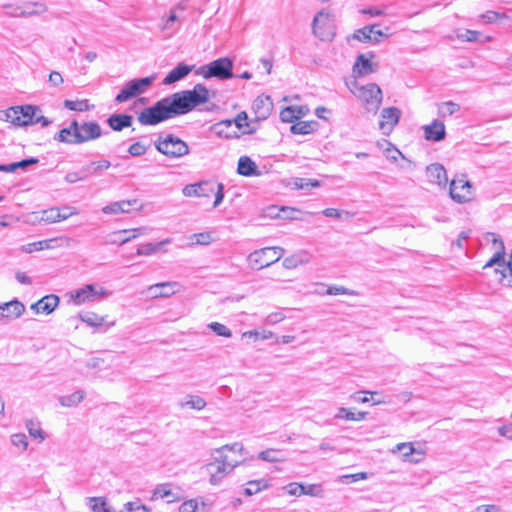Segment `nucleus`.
Segmentation results:
<instances>
[{
    "instance_id": "nucleus-38",
    "label": "nucleus",
    "mask_w": 512,
    "mask_h": 512,
    "mask_svg": "<svg viewBox=\"0 0 512 512\" xmlns=\"http://www.w3.org/2000/svg\"><path fill=\"white\" fill-rule=\"evenodd\" d=\"M270 483L265 479L251 480L247 482V487L244 489L246 496H252L261 492L262 490L268 489Z\"/></svg>"
},
{
    "instance_id": "nucleus-48",
    "label": "nucleus",
    "mask_w": 512,
    "mask_h": 512,
    "mask_svg": "<svg viewBox=\"0 0 512 512\" xmlns=\"http://www.w3.org/2000/svg\"><path fill=\"white\" fill-rule=\"evenodd\" d=\"M26 428L31 437L38 439L40 442H42L45 439V434L41 429L39 423H36L33 420H28L26 422Z\"/></svg>"
},
{
    "instance_id": "nucleus-8",
    "label": "nucleus",
    "mask_w": 512,
    "mask_h": 512,
    "mask_svg": "<svg viewBox=\"0 0 512 512\" xmlns=\"http://www.w3.org/2000/svg\"><path fill=\"white\" fill-rule=\"evenodd\" d=\"M284 249L278 246L265 247L256 250L248 256V262L253 269H262L280 260Z\"/></svg>"
},
{
    "instance_id": "nucleus-49",
    "label": "nucleus",
    "mask_w": 512,
    "mask_h": 512,
    "mask_svg": "<svg viewBox=\"0 0 512 512\" xmlns=\"http://www.w3.org/2000/svg\"><path fill=\"white\" fill-rule=\"evenodd\" d=\"M321 295H355V291L350 290L344 286L332 285L329 286L325 292H317Z\"/></svg>"
},
{
    "instance_id": "nucleus-41",
    "label": "nucleus",
    "mask_w": 512,
    "mask_h": 512,
    "mask_svg": "<svg viewBox=\"0 0 512 512\" xmlns=\"http://www.w3.org/2000/svg\"><path fill=\"white\" fill-rule=\"evenodd\" d=\"M316 125L317 122L314 121H299L291 126L290 131L293 134L306 135L312 133Z\"/></svg>"
},
{
    "instance_id": "nucleus-10",
    "label": "nucleus",
    "mask_w": 512,
    "mask_h": 512,
    "mask_svg": "<svg viewBox=\"0 0 512 512\" xmlns=\"http://www.w3.org/2000/svg\"><path fill=\"white\" fill-rule=\"evenodd\" d=\"M109 293L103 288L95 284H87L70 293L71 300L76 305L86 302H93L96 299L107 297Z\"/></svg>"
},
{
    "instance_id": "nucleus-58",
    "label": "nucleus",
    "mask_w": 512,
    "mask_h": 512,
    "mask_svg": "<svg viewBox=\"0 0 512 512\" xmlns=\"http://www.w3.org/2000/svg\"><path fill=\"white\" fill-rule=\"evenodd\" d=\"M121 512H149V510L140 501H134L126 503Z\"/></svg>"
},
{
    "instance_id": "nucleus-52",
    "label": "nucleus",
    "mask_w": 512,
    "mask_h": 512,
    "mask_svg": "<svg viewBox=\"0 0 512 512\" xmlns=\"http://www.w3.org/2000/svg\"><path fill=\"white\" fill-rule=\"evenodd\" d=\"M277 454H278L277 450H275V449H267V450L261 451L258 454V458L263 460V461L271 462V463L283 461V459L278 457Z\"/></svg>"
},
{
    "instance_id": "nucleus-59",
    "label": "nucleus",
    "mask_w": 512,
    "mask_h": 512,
    "mask_svg": "<svg viewBox=\"0 0 512 512\" xmlns=\"http://www.w3.org/2000/svg\"><path fill=\"white\" fill-rule=\"evenodd\" d=\"M148 147L142 142H135L128 148V152L131 156L139 157L146 153Z\"/></svg>"
},
{
    "instance_id": "nucleus-45",
    "label": "nucleus",
    "mask_w": 512,
    "mask_h": 512,
    "mask_svg": "<svg viewBox=\"0 0 512 512\" xmlns=\"http://www.w3.org/2000/svg\"><path fill=\"white\" fill-rule=\"evenodd\" d=\"M233 121L239 130L243 129L244 127L247 128L242 132L243 134H252L255 132V128H250V123L248 122V116L246 112H240L236 118L233 119Z\"/></svg>"
},
{
    "instance_id": "nucleus-37",
    "label": "nucleus",
    "mask_w": 512,
    "mask_h": 512,
    "mask_svg": "<svg viewBox=\"0 0 512 512\" xmlns=\"http://www.w3.org/2000/svg\"><path fill=\"white\" fill-rule=\"evenodd\" d=\"M22 9L24 17H30L34 15H39L47 11V6L42 2H23Z\"/></svg>"
},
{
    "instance_id": "nucleus-4",
    "label": "nucleus",
    "mask_w": 512,
    "mask_h": 512,
    "mask_svg": "<svg viewBox=\"0 0 512 512\" xmlns=\"http://www.w3.org/2000/svg\"><path fill=\"white\" fill-rule=\"evenodd\" d=\"M177 116L170 96L157 101L153 106L144 108L138 115L142 125L154 126Z\"/></svg>"
},
{
    "instance_id": "nucleus-43",
    "label": "nucleus",
    "mask_w": 512,
    "mask_h": 512,
    "mask_svg": "<svg viewBox=\"0 0 512 512\" xmlns=\"http://www.w3.org/2000/svg\"><path fill=\"white\" fill-rule=\"evenodd\" d=\"M65 108L72 110V111H88L94 108V105L89 104V101L87 99L84 100H65L64 101Z\"/></svg>"
},
{
    "instance_id": "nucleus-28",
    "label": "nucleus",
    "mask_w": 512,
    "mask_h": 512,
    "mask_svg": "<svg viewBox=\"0 0 512 512\" xmlns=\"http://www.w3.org/2000/svg\"><path fill=\"white\" fill-rule=\"evenodd\" d=\"M237 172L246 177L258 176L260 174L256 163L248 156L239 158Z\"/></svg>"
},
{
    "instance_id": "nucleus-26",
    "label": "nucleus",
    "mask_w": 512,
    "mask_h": 512,
    "mask_svg": "<svg viewBox=\"0 0 512 512\" xmlns=\"http://www.w3.org/2000/svg\"><path fill=\"white\" fill-rule=\"evenodd\" d=\"M176 282H162L149 286L148 292L154 298L169 297L175 293Z\"/></svg>"
},
{
    "instance_id": "nucleus-23",
    "label": "nucleus",
    "mask_w": 512,
    "mask_h": 512,
    "mask_svg": "<svg viewBox=\"0 0 512 512\" xmlns=\"http://www.w3.org/2000/svg\"><path fill=\"white\" fill-rule=\"evenodd\" d=\"M194 66L188 65L186 63H179L175 68H173L163 79L164 85H171L177 81L184 79L192 70Z\"/></svg>"
},
{
    "instance_id": "nucleus-5",
    "label": "nucleus",
    "mask_w": 512,
    "mask_h": 512,
    "mask_svg": "<svg viewBox=\"0 0 512 512\" xmlns=\"http://www.w3.org/2000/svg\"><path fill=\"white\" fill-rule=\"evenodd\" d=\"M154 146L161 154L168 158H180L189 153L188 144L179 137L170 134H160Z\"/></svg>"
},
{
    "instance_id": "nucleus-12",
    "label": "nucleus",
    "mask_w": 512,
    "mask_h": 512,
    "mask_svg": "<svg viewBox=\"0 0 512 512\" xmlns=\"http://www.w3.org/2000/svg\"><path fill=\"white\" fill-rule=\"evenodd\" d=\"M185 9V4L180 2L169 11L168 17L163 19L161 30L165 33V38L172 37L180 30V27L185 19L184 16H182V13L185 11Z\"/></svg>"
},
{
    "instance_id": "nucleus-34",
    "label": "nucleus",
    "mask_w": 512,
    "mask_h": 512,
    "mask_svg": "<svg viewBox=\"0 0 512 512\" xmlns=\"http://www.w3.org/2000/svg\"><path fill=\"white\" fill-rule=\"evenodd\" d=\"M498 267H501V269L496 268L495 272L500 273V282L508 287H512V252L509 255V260L507 263H505V260L500 261L499 264H497Z\"/></svg>"
},
{
    "instance_id": "nucleus-17",
    "label": "nucleus",
    "mask_w": 512,
    "mask_h": 512,
    "mask_svg": "<svg viewBox=\"0 0 512 512\" xmlns=\"http://www.w3.org/2000/svg\"><path fill=\"white\" fill-rule=\"evenodd\" d=\"M273 103L269 96H258L252 104L256 120L267 119L272 111Z\"/></svg>"
},
{
    "instance_id": "nucleus-25",
    "label": "nucleus",
    "mask_w": 512,
    "mask_h": 512,
    "mask_svg": "<svg viewBox=\"0 0 512 512\" xmlns=\"http://www.w3.org/2000/svg\"><path fill=\"white\" fill-rule=\"evenodd\" d=\"M376 71V68H374V65L372 62L365 57L364 54H360L357 56L356 61L353 65V74L355 77H363L367 76L371 73H374Z\"/></svg>"
},
{
    "instance_id": "nucleus-7",
    "label": "nucleus",
    "mask_w": 512,
    "mask_h": 512,
    "mask_svg": "<svg viewBox=\"0 0 512 512\" xmlns=\"http://www.w3.org/2000/svg\"><path fill=\"white\" fill-rule=\"evenodd\" d=\"M351 91L365 103L366 110L369 112H376L382 103V91L380 87L375 83H369L367 85H358L354 81Z\"/></svg>"
},
{
    "instance_id": "nucleus-50",
    "label": "nucleus",
    "mask_w": 512,
    "mask_h": 512,
    "mask_svg": "<svg viewBox=\"0 0 512 512\" xmlns=\"http://www.w3.org/2000/svg\"><path fill=\"white\" fill-rule=\"evenodd\" d=\"M191 239L193 240L190 244L191 246L209 245L212 242V236L209 232L195 233L191 236Z\"/></svg>"
},
{
    "instance_id": "nucleus-22",
    "label": "nucleus",
    "mask_w": 512,
    "mask_h": 512,
    "mask_svg": "<svg viewBox=\"0 0 512 512\" xmlns=\"http://www.w3.org/2000/svg\"><path fill=\"white\" fill-rule=\"evenodd\" d=\"M426 176L429 182L439 186H445L448 181L446 170L444 166L439 163H433L427 166Z\"/></svg>"
},
{
    "instance_id": "nucleus-51",
    "label": "nucleus",
    "mask_w": 512,
    "mask_h": 512,
    "mask_svg": "<svg viewBox=\"0 0 512 512\" xmlns=\"http://www.w3.org/2000/svg\"><path fill=\"white\" fill-rule=\"evenodd\" d=\"M460 106L457 103H454L452 101H447L441 104L439 107V114L442 117H445L447 115H452L459 111Z\"/></svg>"
},
{
    "instance_id": "nucleus-19",
    "label": "nucleus",
    "mask_w": 512,
    "mask_h": 512,
    "mask_svg": "<svg viewBox=\"0 0 512 512\" xmlns=\"http://www.w3.org/2000/svg\"><path fill=\"white\" fill-rule=\"evenodd\" d=\"M423 130L428 141L440 142L446 137L445 125L439 120H433L431 124L423 126Z\"/></svg>"
},
{
    "instance_id": "nucleus-31",
    "label": "nucleus",
    "mask_w": 512,
    "mask_h": 512,
    "mask_svg": "<svg viewBox=\"0 0 512 512\" xmlns=\"http://www.w3.org/2000/svg\"><path fill=\"white\" fill-rule=\"evenodd\" d=\"M76 133H79L78 122L76 120H73L68 127L61 129L54 136V139L59 142H63V143H67V144H76L73 141L75 139Z\"/></svg>"
},
{
    "instance_id": "nucleus-2",
    "label": "nucleus",
    "mask_w": 512,
    "mask_h": 512,
    "mask_svg": "<svg viewBox=\"0 0 512 512\" xmlns=\"http://www.w3.org/2000/svg\"><path fill=\"white\" fill-rule=\"evenodd\" d=\"M39 108L33 105L13 106L0 111V120L10 122L14 126L22 127L41 123L42 127H47L51 121L36 113Z\"/></svg>"
},
{
    "instance_id": "nucleus-47",
    "label": "nucleus",
    "mask_w": 512,
    "mask_h": 512,
    "mask_svg": "<svg viewBox=\"0 0 512 512\" xmlns=\"http://www.w3.org/2000/svg\"><path fill=\"white\" fill-rule=\"evenodd\" d=\"M179 512H205V504L191 499L181 504Z\"/></svg>"
},
{
    "instance_id": "nucleus-32",
    "label": "nucleus",
    "mask_w": 512,
    "mask_h": 512,
    "mask_svg": "<svg viewBox=\"0 0 512 512\" xmlns=\"http://www.w3.org/2000/svg\"><path fill=\"white\" fill-rule=\"evenodd\" d=\"M172 242V239L171 238H167V239H164L160 242H157V243H145V244H141L139 245L138 249H137V255H140V256H150V255H153V254H156L160 251H164L163 250V247L165 245H168Z\"/></svg>"
},
{
    "instance_id": "nucleus-54",
    "label": "nucleus",
    "mask_w": 512,
    "mask_h": 512,
    "mask_svg": "<svg viewBox=\"0 0 512 512\" xmlns=\"http://www.w3.org/2000/svg\"><path fill=\"white\" fill-rule=\"evenodd\" d=\"M208 327L214 332L216 333L218 336H223V337H231L232 336V332L231 330L225 326L224 324H221V323H218V322H212L208 325Z\"/></svg>"
},
{
    "instance_id": "nucleus-53",
    "label": "nucleus",
    "mask_w": 512,
    "mask_h": 512,
    "mask_svg": "<svg viewBox=\"0 0 512 512\" xmlns=\"http://www.w3.org/2000/svg\"><path fill=\"white\" fill-rule=\"evenodd\" d=\"M11 443L20 448L21 451H25L28 448V440L27 436L24 433H16L11 435Z\"/></svg>"
},
{
    "instance_id": "nucleus-18",
    "label": "nucleus",
    "mask_w": 512,
    "mask_h": 512,
    "mask_svg": "<svg viewBox=\"0 0 512 512\" xmlns=\"http://www.w3.org/2000/svg\"><path fill=\"white\" fill-rule=\"evenodd\" d=\"M485 239L491 242L496 250L494 256L485 264L484 268L491 267L495 264H499L500 261L504 260L505 246L502 239L495 233L489 232L486 234Z\"/></svg>"
},
{
    "instance_id": "nucleus-64",
    "label": "nucleus",
    "mask_w": 512,
    "mask_h": 512,
    "mask_svg": "<svg viewBox=\"0 0 512 512\" xmlns=\"http://www.w3.org/2000/svg\"><path fill=\"white\" fill-rule=\"evenodd\" d=\"M171 495L172 493L171 490L168 488V485H159L158 487H156L153 494L155 498L160 499L168 498Z\"/></svg>"
},
{
    "instance_id": "nucleus-40",
    "label": "nucleus",
    "mask_w": 512,
    "mask_h": 512,
    "mask_svg": "<svg viewBox=\"0 0 512 512\" xmlns=\"http://www.w3.org/2000/svg\"><path fill=\"white\" fill-rule=\"evenodd\" d=\"M87 504L93 512H114L102 497H89Z\"/></svg>"
},
{
    "instance_id": "nucleus-11",
    "label": "nucleus",
    "mask_w": 512,
    "mask_h": 512,
    "mask_svg": "<svg viewBox=\"0 0 512 512\" xmlns=\"http://www.w3.org/2000/svg\"><path fill=\"white\" fill-rule=\"evenodd\" d=\"M450 197L457 203H467L473 197V186L465 175L453 179L449 187Z\"/></svg>"
},
{
    "instance_id": "nucleus-21",
    "label": "nucleus",
    "mask_w": 512,
    "mask_h": 512,
    "mask_svg": "<svg viewBox=\"0 0 512 512\" xmlns=\"http://www.w3.org/2000/svg\"><path fill=\"white\" fill-rule=\"evenodd\" d=\"M144 233H145V228H143V227L135 228L132 230H129V229L120 230V231L112 233L109 243L124 245Z\"/></svg>"
},
{
    "instance_id": "nucleus-56",
    "label": "nucleus",
    "mask_w": 512,
    "mask_h": 512,
    "mask_svg": "<svg viewBox=\"0 0 512 512\" xmlns=\"http://www.w3.org/2000/svg\"><path fill=\"white\" fill-rule=\"evenodd\" d=\"M226 451L242 453L244 451V446L242 445V443L235 442L233 444H226L219 448H215V453L226 454Z\"/></svg>"
},
{
    "instance_id": "nucleus-44",
    "label": "nucleus",
    "mask_w": 512,
    "mask_h": 512,
    "mask_svg": "<svg viewBox=\"0 0 512 512\" xmlns=\"http://www.w3.org/2000/svg\"><path fill=\"white\" fill-rule=\"evenodd\" d=\"M373 29H374L373 27H369V26H365L361 29H358L354 33V38H356L357 40H359L361 42L369 41V42H373V43H379L380 38L371 35V32H373Z\"/></svg>"
},
{
    "instance_id": "nucleus-61",
    "label": "nucleus",
    "mask_w": 512,
    "mask_h": 512,
    "mask_svg": "<svg viewBox=\"0 0 512 512\" xmlns=\"http://www.w3.org/2000/svg\"><path fill=\"white\" fill-rule=\"evenodd\" d=\"M387 147L384 149L386 157L392 161H397L398 157L401 156V152L395 148L390 142L385 141Z\"/></svg>"
},
{
    "instance_id": "nucleus-62",
    "label": "nucleus",
    "mask_w": 512,
    "mask_h": 512,
    "mask_svg": "<svg viewBox=\"0 0 512 512\" xmlns=\"http://www.w3.org/2000/svg\"><path fill=\"white\" fill-rule=\"evenodd\" d=\"M213 194H215V200H214V203H213V207L216 208L223 201V198H224V185L222 183H215V191H214Z\"/></svg>"
},
{
    "instance_id": "nucleus-3",
    "label": "nucleus",
    "mask_w": 512,
    "mask_h": 512,
    "mask_svg": "<svg viewBox=\"0 0 512 512\" xmlns=\"http://www.w3.org/2000/svg\"><path fill=\"white\" fill-rule=\"evenodd\" d=\"M212 460L205 465L208 472L211 485H219L225 476L233 472V470L244 464L245 460L230 459L227 454L215 453V449L211 452Z\"/></svg>"
},
{
    "instance_id": "nucleus-36",
    "label": "nucleus",
    "mask_w": 512,
    "mask_h": 512,
    "mask_svg": "<svg viewBox=\"0 0 512 512\" xmlns=\"http://www.w3.org/2000/svg\"><path fill=\"white\" fill-rule=\"evenodd\" d=\"M111 166L110 161L100 160L97 162H91L81 168V172L88 175H101L104 170H107Z\"/></svg>"
},
{
    "instance_id": "nucleus-14",
    "label": "nucleus",
    "mask_w": 512,
    "mask_h": 512,
    "mask_svg": "<svg viewBox=\"0 0 512 512\" xmlns=\"http://www.w3.org/2000/svg\"><path fill=\"white\" fill-rule=\"evenodd\" d=\"M78 131L73 141L79 144L97 139L102 135V129L97 122L78 123Z\"/></svg>"
},
{
    "instance_id": "nucleus-33",
    "label": "nucleus",
    "mask_w": 512,
    "mask_h": 512,
    "mask_svg": "<svg viewBox=\"0 0 512 512\" xmlns=\"http://www.w3.org/2000/svg\"><path fill=\"white\" fill-rule=\"evenodd\" d=\"M396 451L402 453V459L405 462H410V463H419L420 462V459H415L412 457V455L416 454V453L422 454V452L417 451L414 448L413 443H411V442L397 444L396 447L392 450V453H395Z\"/></svg>"
},
{
    "instance_id": "nucleus-42",
    "label": "nucleus",
    "mask_w": 512,
    "mask_h": 512,
    "mask_svg": "<svg viewBox=\"0 0 512 512\" xmlns=\"http://www.w3.org/2000/svg\"><path fill=\"white\" fill-rule=\"evenodd\" d=\"M84 397L85 392L83 390H78L70 395L60 397L59 402L64 407H72L79 404Z\"/></svg>"
},
{
    "instance_id": "nucleus-55",
    "label": "nucleus",
    "mask_w": 512,
    "mask_h": 512,
    "mask_svg": "<svg viewBox=\"0 0 512 512\" xmlns=\"http://www.w3.org/2000/svg\"><path fill=\"white\" fill-rule=\"evenodd\" d=\"M280 119L283 122L291 123L297 120L296 106H288L280 112Z\"/></svg>"
},
{
    "instance_id": "nucleus-13",
    "label": "nucleus",
    "mask_w": 512,
    "mask_h": 512,
    "mask_svg": "<svg viewBox=\"0 0 512 512\" xmlns=\"http://www.w3.org/2000/svg\"><path fill=\"white\" fill-rule=\"evenodd\" d=\"M312 32L322 41H330L334 37L330 14L324 10L319 11L312 23Z\"/></svg>"
},
{
    "instance_id": "nucleus-1",
    "label": "nucleus",
    "mask_w": 512,
    "mask_h": 512,
    "mask_svg": "<svg viewBox=\"0 0 512 512\" xmlns=\"http://www.w3.org/2000/svg\"><path fill=\"white\" fill-rule=\"evenodd\" d=\"M177 116L192 111L210 99V92L203 84H196L192 90H183L170 95Z\"/></svg>"
},
{
    "instance_id": "nucleus-29",
    "label": "nucleus",
    "mask_w": 512,
    "mask_h": 512,
    "mask_svg": "<svg viewBox=\"0 0 512 512\" xmlns=\"http://www.w3.org/2000/svg\"><path fill=\"white\" fill-rule=\"evenodd\" d=\"M77 214V211H70L69 214H62L60 208H50L42 211L40 221L46 223H55Z\"/></svg>"
},
{
    "instance_id": "nucleus-57",
    "label": "nucleus",
    "mask_w": 512,
    "mask_h": 512,
    "mask_svg": "<svg viewBox=\"0 0 512 512\" xmlns=\"http://www.w3.org/2000/svg\"><path fill=\"white\" fill-rule=\"evenodd\" d=\"M302 495H309L314 497H323V489L319 484H303V493Z\"/></svg>"
},
{
    "instance_id": "nucleus-6",
    "label": "nucleus",
    "mask_w": 512,
    "mask_h": 512,
    "mask_svg": "<svg viewBox=\"0 0 512 512\" xmlns=\"http://www.w3.org/2000/svg\"><path fill=\"white\" fill-rule=\"evenodd\" d=\"M196 74L205 79L217 78L219 80H227L234 77L233 61L228 57L218 58L208 64L200 66L196 70Z\"/></svg>"
},
{
    "instance_id": "nucleus-30",
    "label": "nucleus",
    "mask_w": 512,
    "mask_h": 512,
    "mask_svg": "<svg viewBox=\"0 0 512 512\" xmlns=\"http://www.w3.org/2000/svg\"><path fill=\"white\" fill-rule=\"evenodd\" d=\"M136 200H122L110 203L102 208V212L104 214H121V213H128L130 211V207L132 204H136Z\"/></svg>"
},
{
    "instance_id": "nucleus-15",
    "label": "nucleus",
    "mask_w": 512,
    "mask_h": 512,
    "mask_svg": "<svg viewBox=\"0 0 512 512\" xmlns=\"http://www.w3.org/2000/svg\"><path fill=\"white\" fill-rule=\"evenodd\" d=\"M401 112L396 107L384 108L381 111V120L379 122V129L384 135H389L394 127L398 124Z\"/></svg>"
},
{
    "instance_id": "nucleus-35",
    "label": "nucleus",
    "mask_w": 512,
    "mask_h": 512,
    "mask_svg": "<svg viewBox=\"0 0 512 512\" xmlns=\"http://www.w3.org/2000/svg\"><path fill=\"white\" fill-rule=\"evenodd\" d=\"M299 211L290 207H277L271 206L268 208V215L274 218L281 219H298L296 215Z\"/></svg>"
},
{
    "instance_id": "nucleus-63",
    "label": "nucleus",
    "mask_w": 512,
    "mask_h": 512,
    "mask_svg": "<svg viewBox=\"0 0 512 512\" xmlns=\"http://www.w3.org/2000/svg\"><path fill=\"white\" fill-rule=\"evenodd\" d=\"M38 162H39V160L37 158L31 157V158L23 159L19 162L12 163V167L16 171L17 169H26L30 165L37 164Z\"/></svg>"
},
{
    "instance_id": "nucleus-46",
    "label": "nucleus",
    "mask_w": 512,
    "mask_h": 512,
    "mask_svg": "<svg viewBox=\"0 0 512 512\" xmlns=\"http://www.w3.org/2000/svg\"><path fill=\"white\" fill-rule=\"evenodd\" d=\"M189 399L185 402H180V407H185V406H188L189 408L191 409H194V410H202L205 408L206 406V401L200 397V396H197V395H189L188 396Z\"/></svg>"
},
{
    "instance_id": "nucleus-16",
    "label": "nucleus",
    "mask_w": 512,
    "mask_h": 512,
    "mask_svg": "<svg viewBox=\"0 0 512 512\" xmlns=\"http://www.w3.org/2000/svg\"><path fill=\"white\" fill-rule=\"evenodd\" d=\"M215 191V182L202 181L185 185L182 193L186 197H210Z\"/></svg>"
},
{
    "instance_id": "nucleus-24",
    "label": "nucleus",
    "mask_w": 512,
    "mask_h": 512,
    "mask_svg": "<svg viewBox=\"0 0 512 512\" xmlns=\"http://www.w3.org/2000/svg\"><path fill=\"white\" fill-rule=\"evenodd\" d=\"M25 311V306L18 300L0 305V319L3 318H18Z\"/></svg>"
},
{
    "instance_id": "nucleus-27",
    "label": "nucleus",
    "mask_w": 512,
    "mask_h": 512,
    "mask_svg": "<svg viewBox=\"0 0 512 512\" xmlns=\"http://www.w3.org/2000/svg\"><path fill=\"white\" fill-rule=\"evenodd\" d=\"M133 117L129 114H112L107 119V123L114 131H122L132 125Z\"/></svg>"
},
{
    "instance_id": "nucleus-60",
    "label": "nucleus",
    "mask_w": 512,
    "mask_h": 512,
    "mask_svg": "<svg viewBox=\"0 0 512 512\" xmlns=\"http://www.w3.org/2000/svg\"><path fill=\"white\" fill-rule=\"evenodd\" d=\"M82 321L88 324L89 326H101L103 323V318L99 317L95 313H89L85 316L81 317Z\"/></svg>"
},
{
    "instance_id": "nucleus-20",
    "label": "nucleus",
    "mask_w": 512,
    "mask_h": 512,
    "mask_svg": "<svg viewBox=\"0 0 512 512\" xmlns=\"http://www.w3.org/2000/svg\"><path fill=\"white\" fill-rule=\"evenodd\" d=\"M59 301V297L54 294L46 295L36 303L32 304L31 309L36 314H50L58 306Z\"/></svg>"
},
{
    "instance_id": "nucleus-9",
    "label": "nucleus",
    "mask_w": 512,
    "mask_h": 512,
    "mask_svg": "<svg viewBox=\"0 0 512 512\" xmlns=\"http://www.w3.org/2000/svg\"><path fill=\"white\" fill-rule=\"evenodd\" d=\"M156 75H151L144 78H137L128 81L123 86L122 90L117 94L115 101L123 103L130 99L143 94L154 82Z\"/></svg>"
},
{
    "instance_id": "nucleus-39",
    "label": "nucleus",
    "mask_w": 512,
    "mask_h": 512,
    "mask_svg": "<svg viewBox=\"0 0 512 512\" xmlns=\"http://www.w3.org/2000/svg\"><path fill=\"white\" fill-rule=\"evenodd\" d=\"M291 185L294 189L297 190H310L311 188L320 187V181L316 179H306V178H293Z\"/></svg>"
}]
</instances>
